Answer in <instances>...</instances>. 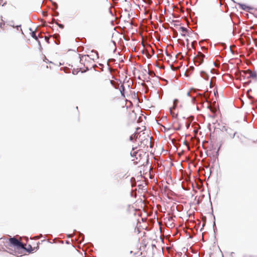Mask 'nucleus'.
I'll return each instance as SVG.
<instances>
[{
	"label": "nucleus",
	"mask_w": 257,
	"mask_h": 257,
	"mask_svg": "<svg viewBox=\"0 0 257 257\" xmlns=\"http://www.w3.org/2000/svg\"><path fill=\"white\" fill-rule=\"evenodd\" d=\"M136 135V141L138 142L141 148H150L153 147V144L151 142L152 137L150 136V132L148 130H145L142 133H139Z\"/></svg>",
	"instance_id": "f257e3e1"
},
{
	"label": "nucleus",
	"mask_w": 257,
	"mask_h": 257,
	"mask_svg": "<svg viewBox=\"0 0 257 257\" xmlns=\"http://www.w3.org/2000/svg\"><path fill=\"white\" fill-rule=\"evenodd\" d=\"M80 58V66L79 68L81 72H83L85 69H88L91 67V63L93 61L94 59L90 58L88 55H79Z\"/></svg>",
	"instance_id": "f03ea898"
},
{
	"label": "nucleus",
	"mask_w": 257,
	"mask_h": 257,
	"mask_svg": "<svg viewBox=\"0 0 257 257\" xmlns=\"http://www.w3.org/2000/svg\"><path fill=\"white\" fill-rule=\"evenodd\" d=\"M131 155L133 157H134L132 161H135V159L139 161H149L148 154L142 150L135 151L133 149L131 152Z\"/></svg>",
	"instance_id": "7ed1b4c3"
},
{
	"label": "nucleus",
	"mask_w": 257,
	"mask_h": 257,
	"mask_svg": "<svg viewBox=\"0 0 257 257\" xmlns=\"http://www.w3.org/2000/svg\"><path fill=\"white\" fill-rule=\"evenodd\" d=\"M240 75L244 78L248 79L247 82H250L251 79H255L256 78V73L255 72L251 71L249 69L242 71L240 72Z\"/></svg>",
	"instance_id": "20e7f679"
},
{
	"label": "nucleus",
	"mask_w": 257,
	"mask_h": 257,
	"mask_svg": "<svg viewBox=\"0 0 257 257\" xmlns=\"http://www.w3.org/2000/svg\"><path fill=\"white\" fill-rule=\"evenodd\" d=\"M8 245L10 246L15 247L17 249L25 248V245L14 237L9 239Z\"/></svg>",
	"instance_id": "39448f33"
},
{
	"label": "nucleus",
	"mask_w": 257,
	"mask_h": 257,
	"mask_svg": "<svg viewBox=\"0 0 257 257\" xmlns=\"http://www.w3.org/2000/svg\"><path fill=\"white\" fill-rule=\"evenodd\" d=\"M205 56L201 52H198L197 55L194 58V62L196 65L199 66L204 61Z\"/></svg>",
	"instance_id": "423d86ee"
},
{
	"label": "nucleus",
	"mask_w": 257,
	"mask_h": 257,
	"mask_svg": "<svg viewBox=\"0 0 257 257\" xmlns=\"http://www.w3.org/2000/svg\"><path fill=\"white\" fill-rule=\"evenodd\" d=\"M174 129L176 130H179L181 128V125L179 123L178 121H174L173 124Z\"/></svg>",
	"instance_id": "0eeeda50"
},
{
	"label": "nucleus",
	"mask_w": 257,
	"mask_h": 257,
	"mask_svg": "<svg viewBox=\"0 0 257 257\" xmlns=\"http://www.w3.org/2000/svg\"><path fill=\"white\" fill-rule=\"evenodd\" d=\"M226 131L231 138L233 137L236 134V132L231 128L226 129Z\"/></svg>",
	"instance_id": "6e6552de"
},
{
	"label": "nucleus",
	"mask_w": 257,
	"mask_h": 257,
	"mask_svg": "<svg viewBox=\"0 0 257 257\" xmlns=\"http://www.w3.org/2000/svg\"><path fill=\"white\" fill-rule=\"evenodd\" d=\"M24 245H25V248L24 249L26 250L29 252H31L34 250V248L32 247V246L31 245H30V244L28 245L27 246V247H25V246H26V244H24Z\"/></svg>",
	"instance_id": "1a4fd4ad"
},
{
	"label": "nucleus",
	"mask_w": 257,
	"mask_h": 257,
	"mask_svg": "<svg viewBox=\"0 0 257 257\" xmlns=\"http://www.w3.org/2000/svg\"><path fill=\"white\" fill-rule=\"evenodd\" d=\"M180 30L181 32L182 33V35L185 36L186 35V33L187 31V30L186 28L183 27H181L180 28Z\"/></svg>",
	"instance_id": "9d476101"
},
{
	"label": "nucleus",
	"mask_w": 257,
	"mask_h": 257,
	"mask_svg": "<svg viewBox=\"0 0 257 257\" xmlns=\"http://www.w3.org/2000/svg\"><path fill=\"white\" fill-rule=\"evenodd\" d=\"M119 90H120V91L121 92V94L122 96L124 97L125 96H124L125 89H124V87L123 85H121L120 86Z\"/></svg>",
	"instance_id": "9b49d317"
},
{
	"label": "nucleus",
	"mask_w": 257,
	"mask_h": 257,
	"mask_svg": "<svg viewBox=\"0 0 257 257\" xmlns=\"http://www.w3.org/2000/svg\"><path fill=\"white\" fill-rule=\"evenodd\" d=\"M5 25L4 21L2 19V17L0 16V28H3Z\"/></svg>",
	"instance_id": "f8f14e48"
},
{
	"label": "nucleus",
	"mask_w": 257,
	"mask_h": 257,
	"mask_svg": "<svg viewBox=\"0 0 257 257\" xmlns=\"http://www.w3.org/2000/svg\"><path fill=\"white\" fill-rule=\"evenodd\" d=\"M31 36L34 38L36 40L38 41V38L37 36L36 35V33L35 32H32L31 33Z\"/></svg>",
	"instance_id": "ddd939ff"
},
{
	"label": "nucleus",
	"mask_w": 257,
	"mask_h": 257,
	"mask_svg": "<svg viewBox=\"0 0 257 257\" xmlns=\"http://www.w3.org/2000/svg\"><path fill=\"white\" fill-rule=\"evenodd\" d=\"M7 4V1L6 0H0V5L2 6H4Z\"/></svg>",
	"instance_id": "4468645a"
},
{
	"label": "nucleus",
	"mask_w": 257,
	"mask_h": 257,
	"mask_svg": "<svg viewBox=\"0 0 257 257\" xmlns=\"http://www.w3.org/2000/svg\"><path fill=\"white\" fill-rule=\"evenodd\" d=\"M178 102H179V100L178 99H176L174 100V105H173V108L174 109L176 107V106L177 105V104L178 103Z\"/></svg>",
	"instance_id": "2eb2a0df"
},
{
	"label": "nucleus",
	"mask_w": 257,
	"mask_h": 257,
	"mask_svg": "<svg viewBox=\"0 0 257 257\" xmlns=\"http://www.w3.org/2000/svg\"><path fill=\"white\" fill-rule=\"evenodd\" d=\"M56 24H57V25L59 26V28H60L61 29L64 28V26L63 24H58L57 23H56Z\"/></svg>",
	"instance_id": "dca6fc26"
},
{
	"label": "nucleus",
	"mask_w": 257,
	"mask_h": 257,
	"mask_svg": "<svg viewBox=\"0 0 257 257\" xmlns=\"http://www.w3.org/2000/svg\"><path fill=\"white\" fill-rule=\"evenodd\" d=\"M190 124V123L189 122V121L188 120L186 122V125L187 128H188L189 127Z\"/></svg>",
	"instance_id": "f3484780"
},
{
	"label": "nucleus",
	"mask_w": 257,
	"mask_h": 257,
	"mask_svg": "<svg viewBox=\"0 0 257 257\" xmlns=\"http://www.w3.org/2000/svg\"><path fill=\"white\" fill-rule=\"evenodd\" d=\"M195 162H194V161H192V162H191V163L195 167L196 166V165H195Z\"/></svg>",
	"instance_id": "a211bd4d"
},
{
	"label": "nucleus",
	"mask_w": 257,
	"mask_h": 257,
	"mask_svg": "<svg viewBox=\"0 0 257 257\" xmlns=\"http://www.w3.org/2000/svg\"><path fill=\"white\" fill-rule=\"evenodd\" d=\"M158 166H159L160 165L161 166L162 165V162H160V164L158 162H157Z\"/></svg>",
	"instance_id": "6ab92c4d"
},
{
	"label": "nucleus",
	"mask_w": 257,
	"mask_h": 257,
	"mask_svg": "<svg viewBox=\"0 0 257 257\" xmlns=\"http://www.w3.org/2000/svg\"><path fill=\"white\" fill-rule=\"evenodd\" d=\"M172 166H173L172 162H170V166L171 167Z\"/></svg>",
	"instance_id": "aec40b11"
},
{
	"label": "nucleus",
	"mask_w": 257,
	"mask_h": 257,
	"mask_svg": "<svg viewBox=\"0 0 257 257\" xmlns=\"http://www.w3.org/2000/svg\"><path fill=\"white\" fill-rule=\"evenodd\" d=\"M108 82H109L110 83H112V80H109Z\"/></svg>",
	"instance_id": "412c9836"
},
{
	"label": "nucleus",
	"mask_w": 257,
	"mask_h": 257,
	"mask_svg": "<svg viewBox=\"0 0 257 257\" xmlns=\"http://www.w3.org/2000/svg\"><path fill=\"white\" fill-rule=\"evenodd\" d=\"M133 139V137H132V136H131V137H130V140H132Z\"/></svg>",
	"instance_id": "4be33fe9"
},
{
	"label": "nucleus",
	"mask_w": 257,
	"mask_h": 257,
	"mask_svg": "<svg viewBox=\"0 0 257 257\" xmlns=\"http://www.w3.org/2000/svg\"><path fill=\"white\" fill-rule=\"evenodd\" d=\"M154 159H155V160L156 161H157V160H158V159H157V158H154Z\"/></svg>",
	"instance_id": "5701e85b"
}]
</instances>
